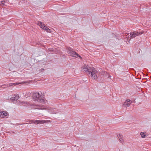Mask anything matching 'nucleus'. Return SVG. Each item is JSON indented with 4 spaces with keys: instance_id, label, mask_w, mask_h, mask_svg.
I'll use <instances>...</instances> for the list:
<instances>
[{
    "instance_id": "6e6552de",
    "label": "nucleus",
    "mask_w": 151,
    "mask_h": 151,
    "mask_svg": "<svg viewBox=\"0 0 151 151\" xmlns=\"http://www.w3.org/2000/svg\"><path fill=\"white\" fill-rule=\"evenodd\" d=\"M132 103V101L129 99H127L123 104L124 106H129Z\"/></svg>"
},
{
    "instance_id": "4468645a",
    "label": "nucleus",
    "mask_w": 151,
    "mask_h": 151,
    "mask_svg": "<svg viewBox=\"0 0 151 151\" xmlns=\"http://www.w3.org/2000/svg\"><path fill=\"white\" fill-rule=\"evenodd\" d=\"M5 1H1V5L3 6L5 5Z\"/></svg>"
},
{
    "instance_id": "f257e3e1",
    "label": "nucleus",
    "mask_w": 151,
    "mask_h": 151,
    "mask_svg": "<svg viewBox=\"0 0 151 151\" xmlns=\"http://www.w3.org/2000/svg\"><path fill=\"white\" fill-rule=\"evenodd\" d=\"M32 96L34 101H37L41 103L44 102V100L43 99H42L41 95L39 93H34Z\"/></svg>"
},
{
    "instance_id": "ddd939ff",
    "label": "nucleus",
    "mask_w": 151,
    "mask_h": 151,
    "mask_svg": "<svg viewBox=\"0 0 151 151\" xmlns=\"http://www.w3.org/2000/svg\"><path fill=\"white\" fill-rule=\"evenodd\" d=\"M20 83H10L9 84V86H13L14 85H19Z\"/></svg>"
},
{
    "instance_id": "f03ea898",
    "label": "nucleus",
    "mask_w": 151,
    "mask_h": 151,
    "mask_svg": "<svg viewBox=\"0 0 151 151\" xmlns=\"http://www.w3.org/2000/svg\"><path fill=\"white\" fill-rule=\"evenodd\" d=\"M67 52L70 54L71 56L73 57H77L76 56H77V57L81 58V57L80 56V55L78 53L73 51V49L70 47H68L67 48Z\"/></svg>"
},
{
    "instance_id": "20e7f679",
    "label": "nucleus",
    "mask_w": 151,
    "mask_h": 151,
    "mask_svg": "<svg viewBox=\"0 0 151 151\" xmlns=\"http://www.w3.org/2000/svg\"><path fill=\"white\" fill-rule=\"evenodd\" d=\"M95 71V69L93 67H92L90 69L88 74H91V77H93L94 79L96 80L97 78V76L96 74Z\"/></svg>"
},
{
    "instance_id": "5701e85b",
    "label": "nucleus",
    "mask_w": 151,
    "mask_h": 151,
    "mask_svg": "<svg viewBox=\"0 0 151 151\" xmlns=\"http://www.w3.org/2000/svg\"><path fill=\"white\" fill-rule=\"evenodd\" d=\"M149 4H150V5H151V2H150V3H149Z\"/></svg>"
},
{
    "instance_id": "7ed1b4c3",
    "label": "nucleus",
    "mask_w": 151,
    "mask_h": 151,
    "mask_svg": "<svg viewBox=\"0 0 151 151\" xmlns=\"http://www.w3.org/2000/svg\"><path fill=\"white\" fill-rule=\"evenodd\" d=\"M143 33L142 31L139 30L131 32L130 34V36L131 38H135L137 36L142 34Z\"/></svg>"
},
{
    "instance_id": "423d86ee",
    "label": "nucleus",
    "mask_w": 151,
    "mask_h": 151,
    "mask_svg": "<svg viewBox=\"0 0 151 151\" xmlns=\"http://www.w3.org/2000/svg\"><path fill=\"white\" fill-rule=\"evenodd\" d=\"M14 96V97H12V98H10L9 99L11 103H16L19 99V95L17 94H15Z\"/></svg>"
},
{
    "instance_id": "39448f33",
    "label": "nucleus",
    "mask_w": 151,
    "mask_h": 151,
    "mask_svg": "<svg viewBox=\"0 0 151 151\" xmlns=\"http://www.w3.org/2000/svg\"><path fill=\"white\" fill-rule=\"evenodd\" d=\"M32 123H37L38 124H42L45 123H47L50 122L49 120H31L30 121Z\"/></svg>"
},
{
    "instance_id": "6ab92c4d",
    "label": "nucleus",
    "mask_w": 151,
    "mask_h": 151,
    "mask_svg": "<svg viewBox=\"0 0 151 151\" xmlns=\"http://www.w3.org/2000/svg\"><path fill=\"white\" fill-rule=\"evenodd\" d=\"M2 113H3V112H0V117H3V116L2 115Z\"/></svg>"
},
{
    "instance_id": "412c9836",
    "label": "nucleus",
    "mask_w": 151,
    "mask_h": 151,
    "mask_svg": "<svg viewBox=\"0 0 151 151\" xmlns=\"http://www.w3.org/2000/svg\"><path fill=\"white\" fill-rule=\"evenodd\" d=\"M4 85H2V86H0V88H1V87H2L3 86H4Z\"/></svg>"
},
{
    "instance_id": "a211bd4d",
    "label": "nucleus",
    "mask_w": 151,
    "mask_h": 151,
    "mask_svg": "<svg viewBox=\"0 0 151 151\" xmlns=\"http://www.w3.org/2000/svg\"><path fill=\"white\" fill-rule=\"evenodd\" d=\"M122 134H119L118 135H117V137H118L119 139L122 136Z\"/></svg>"
},
{
    "instance_id": "aec40b11",
    "label": "nucleus",
    "mask_w": 151,
    "mask_h": 151,
    "mask_svg": "<svg viewBox=\"0 0 151 151\" xmlns=\"http://www.w3.org/2000/svg\"><path fill=\"white\" fill-rule=\"evenodd\" d=\"M106 74H107L108 76V78L110 77V75H109V74H108V73H106Z\"/></svg>"
},
{
    "instance_id": "dca6fc26",
    "label": "nucleus",
    "mask_w": 151,
    "mask_h": 151,
    "mask_svg": "<svg viewBox=\"0 0 151 151\" xmlns=\"http://www.w3.org/2000/svg\"><path fill=\"white\" fill-rule=\"evenodd\" d=\"M119 139L121 141H123L124 139L123 136H122Z\"/></svg>"
},
{
    "instance_id": "1a4fd4ad",
    "label": "nucleus",
    "mask_w": 151,
    "mask_h": 151,
    "mask_svg": "<svg viewBox=\"0 0 151 151\" xmlns=\"http://www.w3.org/2000/svg\"><path fill=\"white\" fill-rule=\"evenodd\" d=\"M83 69L84 70V71H87L89 73V71L90 70V68H88V67L87 65H85L83 67Z\"/></svg>"
},
{
    "instance_id": "2eb2a0df",
    "label": "nucleus",
    "mask_w": 151,
    "mask_h": 151,
    "mask_svg": "<svg viewBox=\"0 0 151 151\" xmlns=\"http://www.w3.org/2000/svg\"><path fill=\"white\" fill-rule=\"evenodd\" d=\"M48 27H47V26L45 25V26H44V27L42 28V29H44L45 30H46L47 31V28Z\"/></svg>"
},
{
    "instance_id": "4be33fe9",
    "label": "nucleus",
    "mask_w": 151,
    "mask_h": 151,
    "mask_svg": "<svg viewBox=\"0 0 151 151\" xmlns=\"http://www.w3.org/2000/svg\"><path fill=\"white\" fill-rule=\"evenodd\" d=\"M43 70H44V69H43V68H42L41 69V70H42V71H43Z\"/></svg>"
},
{
    "instance_id": "f3484780",
    "label": "nucleus",
    "mask_w": 151,
    "mask_h": 151,
    "mask_svg": "<svg viewBox=\"0 0 151 151\" xmlns=\"http://www.w3.org/2000/svg\"><path fill=\"white\" fill-rule=\"evenodd\" d=\"M47 32H50L51 31V30L49 29L48 28H47Z\"/></svg>"
},
{
    "instance_id": "0eeeda50",
    "label": "nucleus",
    "mask_w": 151,
    "mask_h": 151,
    "mask_svg": "<svg viewBox=\"0 0 151 151\" xmlns=\"http://www.w3.org/2000/svg\"><path fill=\"white\" fill-rule=\"evenodd\" d=\"M48 112L50 114H56L59 112L58 109L52 108H48Z\"/></svg>"
},
{
    "instance_id": "9b49d317",
    "label": "nucleus",
    "mask_w": 151,
    "mask_h": 151,
    "mask_svg": "<svg viewBox=\"0 0 151 151\" xmlns=\"http://www.w3.org/2000/svg\"><path fill=\"white\" fill-rule=\"evenodd\" d=\"M38 24L40 26V27L42 28L45 25L42 22H39Z\"/></svg>"
},
{
    "instance_id": "9d476101",
    "label": "nucleus",
    "mask_w": 151,
    "mask_h": 151,
    "mask_svg": "<svg viewBox=\"0 0 151 151\" xmlns=\"http://www.w3.org/2000/svg\"><path fill=\"white\" fill-rule=\"evenodd\" d=\"M146 132H143L140 133V135H141V137L143 138H145L146 137V135L145 134Z\"/></svg>"
},
{
    "instance_id": "f8f14e48",
    "label": "nucleus",
    "mask_w": 151,
    "mask_h": 151,
    "mask_svg": "<svg viewBox=\"0 0 151 151\" xmlns=\"http://www.w3.org/2000/svg\"><path fill=\"white\" fill-rule=\"evenodd\" d=\"M1 112H3V113H2V115L3 116L2 117H3L7 115V112L5 111H1Z\"/></svg>"
}]
</instances>
